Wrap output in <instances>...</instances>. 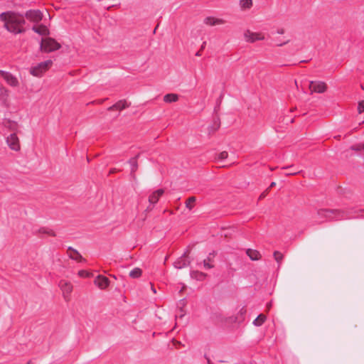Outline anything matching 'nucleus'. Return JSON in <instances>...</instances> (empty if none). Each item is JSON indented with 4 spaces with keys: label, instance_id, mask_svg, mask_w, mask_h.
Here are the masks:
<instances>
[{
    "label": "nucleus",
    "instance_id": "14",
    "mask_svg": "<svg viewBox=\"0 0 364 364\" xmlns=\"http://www.w3.org/2000/svg\"><path fill=\"white\" fill-rule=\"evenodd\" d=\"M164 193V191L163 189H158L157 191L152 193L149 197V203L152 204L156 203Z\"/></svg>",
    "mask_w": 364,
    "mask_h": 364
},
{
    "label": "nucleus",
    "instance_id": "49",
    "mask_svg": "<svg viewBox=\"0 0 364 364\" xmlns=\"http://www.w3.org/2000/svg\"><path fill=\"white\" fill-rule=\"evenodd\" d=\"M208 364H212L210 360H208Z\"/></svg>",
    "mask_w": 364,
    "mask_h": 364
},
{
    "label": "nucleus",
    "instance_id": "23",
    "mask_svg": "<svg viewBox=\"0 0 364 364\" xmlns=\"http://www.w3.org/2000/svg\"><path fill=\"white\" fill-rule=\"evenodd\" d=\"M142 270L140 268L136 267L129 272V277L132 278H139L141 276Z\"/></svg>",
    "mask_w": 364,
    "mask_h": 364
},
{
    "label": "nucleus",
    "instance_id": "12",
    "mask_svg": "<svg viewBox=\"0 0 364 364\" xmlns=\"http://www.w3.org/2000/svg\"><path fill=\"white\" fill-rule=\"evenodd\" d=\"M4 75V80L9 86L13 87H18L19 86V81L16 76L10 73Z\"/></svg>",
    "mask_w": 364,
    "mask_h": 364
},
{
    "label": "nucleus",
    "instance_id": "32",
    "mask_svg": "<svg viewBox=\"0 0 364 364\" xmlns=\"http://www.w3.org/2000/svg\"><path fill=\"white\" fill-rule=\"evenodd\" d=\"M203 265L207 269H210L213 267V265H211L207 260L203 261Z\"/></svg>",
    "mask_w": 364,
    "mask_h": 364
},
{
    "label": "nucleus",
    "instance_id": "26",
    "mask_svg": "<svg viewBox=\"0 0 364 364\" xmlns=\"http://www.w3.org/2000/svg\"><path fill=\"white\" fill-rule=\"evenodd\" d=\"M205 274L199 272H194L192 273V277L199 280H202L205 277Z\"/></svg>",
    "mask_w": 364,
    "mask_h": 364
},
{
    "label": "nucleus",
    "instance_id": "13",
    "mask_svg": "<svg viewBox=\"0 0 364 364\" xmlns=\"http://www.w3.org/2000/svg\"><path fill=\"white\" fill-rule=\"evenodd\" d=\"M67 254L70 259L77 262H83L85 260L78 251L72 247L68 249Z\"/></svg>",
    "mask_w": 364,
    "mask_h": 364
},
{
    "label": "nucleus",
    "instance_id": "9",
    "mask_svg": "<svg viewBox=\"0 0 364 364\" xmlns=\"http://www.w3.org/2000/svg\"><path fill=\"white\" fill-rule=\"evenodd\" d=\"M26 17L31 21L39 22L41 21L43 15L38 10H30L26 13Z\"/></svg>",
    "mask_w": 364,
    "mask_h": 364
},
{
    "label": "nucleus",
    "instance_id": "37",
    "mask_svg": "<svg viewBox=\"0 0 364 364\" xmlns=\"http://www.w3.org/2000/svg\"><path fill=\"white\" fill-rule=\"evenodd\" d=\"M289 41L288 40V41H285V42H284V43H283V42H281V43L278 44V45H277V46H279V47L283 46L286 45L287 43H289Z\"/></svg>",
    "mask_w": 364,
    "mask_h": 364
},
{
    "label": "nucleus",
    "instance_id": "48",
    "mask_svg": "<svg viewBox=\"0 0 364 364\" xmlns=\"http://www.w3.org/2000/svg\"><path fill=\"white\" fill-rule=\"evenodd\" d=\"M296 173H289L288 175H295Z\"/></svg>",
    "mask_w": 364,
    "mask_h": 364
},
{
    "label": "nucleus",
    "instance_id": "16",
    "mask_svg": "<svg viewBox=\"0 0 364 364\" xmlns=\"http://www.w3.org/2000/svg\"><path fill=\"white\" fill-rule=\"evenodd\" d=\"M33 30L40 34V35H42V36H47L49 34V31L48 29V28L44 26V25H42V24H40V25H36L33 27Z\"/></svg>",
    "mask_w": 364,
    "mask_h": 364
},
{
    "label": "nucleus",
    "instance_id": "3",
    "mask_svg": "<svg viewBox=\"0 0 364 364\" xmlns=\"http://www.w3.org/2000/svg\"><path fill=\"white\" fill-rule=\"evenodd\" d=\"M60 44L52 38H43L41 43V50L48 53L60 49Z\"/></svg>",
    "mask_w": 364,
    "mask_h": 364
},
{
    "label": "nucleus",
    "instance_id": "28",
    "mask_svg": "<svg viewBox=\"0 0 364 364\" xmlns=\"http://www.w3.org/2000/svg\"><path fill=\"white\" fill-rule=\"evenodd\" d=\"M358 112L359 114H361L364 112V100H360L358 103Z\"/></svg>",
    "mask_w": 364,
    "mask_h": 364
},
{
    "label": "nucleus",
    "instance_id": "36",
    "mask_svg": "<svg viewBox=\"0 0 364 364\" xmlns=\"http://www.w3.org/2000/svg\"><path fill=\"white\" fill-rule=\"evenodd\" d=\"M272 306V301L269 302L267 304V310L269 311L271 309Z\"/></svg>",
    "mask_w": 364,
    "mask_h": 364
},
{
    "label": "nucleus",
    "instance_id": "38",
    "mask_svg": "<svg viewBox=\"0 0 364 364\" xmlns=\"http://www.w3.org/2000/svg\"><path fill=\"white\" fill-rule=\"evenodd\" d=\"M44 232H47L48 235H51V236H55V234L53 231L50 230L49 232H46L44 231Z\"/></svg>",
    "mask_w": 364,
    "mask_h": 364
},
{
    "label": "nucleus",
    "instance_id": "24",
    "mask_svg": "<svg viewBox=\"0 0 364 364\" xmlns=\"http://www.w3.org/2000/svg\"><path fill=\"white\" fill-rule=\"evenodd\" d=\"M273 256H274V258L276 260V262L278 263L279 266H280V264L284 259L283 254L279 251H274Z\"/></svg>",
    "mask_w": 364,
    "mask_h": 364
},
{
    "label": "nucleus",
    "instance_id": "8",
    "mask_svg": "<svg viewBox=\"0 0 364 364\" xmlns=\"http://www.w3.org/2000/svg\"><path fill=\"white\" fill-rule=\"evenodd\" d=\"M10 91L0 83V102L5 107L9 106Z\"/></svg>",
    "mask_w": 364,
    "mask_h": 364
},
{
    "label": "nucleus",
    "instance_id": "22",
    "mask_svg": "<svg viewBox=\"0 0 364 364\" xmlns=\"http://www.w3.org/2000/svg\"><path fill=\"white\" fill-rule=\"evenodd\" d=\"M196 201V198L195 196L189 197L186 201V207L188 210H192L195 206V203Z\"/></svg>",
    "mask_w": 364,
    "mask_h": 364
},
{
    "label": "nucleus",
    "instance_id": "31",
    "mask_svg": "<svg viewBox=\"0 0 364 364\" xmlns=\"http://www.w3.org/2000/svg\"><path fill=\"white\" fill-rule=\"evenodd\" d=\"M269 191V188H267L263 193H261V195L259 197V199L262 200L264 198H265L267 196V195L268 194Z\"/></svg>",
    "mask_w": 364,
    "mask_h": 364
},
{
    "label": "nucleus",
    "instance_id": "27",
    "mask_svg": "<svg viewBox=\"0 0 364 364\" xmlns=\"http://www.w3.org/2000/svg\"><path fill=\"white\" fill-rule=\"evenodd\" d=\"M129 163L132 165V172L134 173L138 168V163L136 161V159L135 158L129 160Z\"/></svg>",
    "mask_w": 364,
    "mask_h": 364
},
{
    "label": "nucleus",
    "instance_id": "47",
    "mask_svg": "<svg viewBox=\"0 0 364 364\" xmlns=\"http://www.w3.org/2000/svg\"><path fill=\"white\" fill-rule=\"evenodd\" d=\"M284 33V30H281L279 31V33Z\"/></svg>",
    "mask_w": 364,
    "mask_h": 364
},
{
    "label": "nucleus",
    "instance_id": "20",
    "mask_svg": "<svg viewBox=\"0 0 364 364\" xmlns=\"http://www.w3.org/2000/svg\"><path fill=\"white\" fill-rule=\"evenodd\" d=\"M266 319V316L261 314L254 320L253 324L256 326H260L265 322Z\"/></svg>",
    "mask_w": 364,
    "mask_h": 364
},
{
    "label": "nucleus",
    "instance_id": "15",
    "mask_svg": "<svg viewBox=\"0 0 364 364\" xmlns=\"http://www.w3.org/2000/svg\"><path fill=\"white\" fill-rule=\"evenodd\" d=\"M253 6L252 0H239V6L241 11L250 10Z\"/></svg>",
    "mask_w": 364,
    "mask_h": 364
},
{
    "label": "nucleus",
    "instance_id": "6",
    "mask_svg": "<svg viewBox=\"0 0 364 364\" xmlns=\"http://www.w3.org/2000/svg\"><path fill=\"white\" fill-rule=\"evenodd\" d=\"M309 88L311 93H323L327 90V85L326 82L322 81H311L309 83Z\"/></svg>",
    "mask_w": 364,
    "mask_h": 364
},
{
    "label": "nucleus",
    "instance_id": "17",
    "mask_svg": "<svg viewBox=\"0 0 364 364\" xmlns=\"http://www.w3.org/2000/svg\"><path fill=\"white\" fill-rule=\"evenodd\" d=\"M246 254L250 257V259L253 261L259 260L262 257L259 251L252 249H247L246 250Z\"/></svg>",
    "mask_w": 364,
    "mask_h": 364
},
{
    "label": "nucleus",
    "instance_id": "40",
    "mask_svg": "<svg viewBox=\"0 0 364 364\" xmlns=\"http://www.w3.org/2000/svg\"><path fill=\"white\" fill-rule=\"evenodd\" d=\"M151 291L155 294L156 293V291L153 285H151Z\"/></svg>",
    "mask_w": 364,
    "mask_h": 364
},
{
    "label": "nucleus",
    "instance_id": "43",
    "mask_svg": "<svg viewBox=\"0 0 364 364\" xmlns=\"http://www.w3.org/2000/svg\"><path fill=\"white\" fill-rule=\"evenodd\" d=\"M196 55H197V56H200V50H199V51L196 53Z\"/></svg>",
    "mask_w": 364,
    "mask_h": 364
},
{
    "label": "nucleus",
    "instance_id": "2",
    "mask_svg": "<svg viewBox=\"0 0 364 364\" xmlns=\"http://www.w3.org/2000/svg\"><path fill=\"white\" fill-rule=\"evenodd\" d=\"M53 65V61L51 60H47L44 62H41L34 66H32L29 73L31 75L36 77H41Z\"/></svg>",
    "mask_w": 364,
    "mask_h": 364
},
{
    "label": "nucleus",
    "instance_id": "5",
    "mask_svg": "<svg viewBox=\"0 0 364 364\" xmlns=\"http://www.w3.org/2000/svg\"><path fill=\"white\" fill-rule=\"evenodd\" d=\"M59 287L62 291L63 297L65 301H69L70 300V295L73 290V284L68 281L61 280L59 283Z\"/></svg>",
    "mask_w": 364,
    "mask_h": 364
},
{
    "label": "nucleus",
    "instance_id": "46",
    "mask_svg": "<svg viewBox=\"0 0 364 364\" xmlns=\"http://www.w3.org/2000/svg\"><path fill=\"white\" fill-rule=\"evenodd\" d=\"M362 149H363V151H364V143L362 144Z\"/></svg>",
    "mask_w": 364,
    "mask_h": 364
},
{
    "label": "nucleus",
    "instance_id": "33",
    "mask_svg": "<svg viewBox=\"0 0 364 364\" xmlns=\"http://www.w3.org/2000/svg\"><path fill=\"white\" fill-rule=\"evenodd\" d=\"M246 313V308L245 307H242L240 309V310L239 311L238 314L242 316L243 317V316Z\"/></svg>",
    "mask_w": 364,
    "mask_h": 364
},
{
    "label": "nucleus",
    "instance_id": "45",
    "mask_svg": "<svg viewBox=\"0 0 364 364\" xmlns=\"http://www.w3.org/2000/svg\"><path fill=\"white\" fill-rule=\"evenodd\" d=\"M360 87L363 90H364V85H360Z\"/></svg>",
    "mask_w": 364,
    "mask_h": 364
},
{
    "label": "nucleus",
    "instance_id": "25",
    "mask_svg": "<svg viewBox=\"0 0 364 364\" xmlns=\"http://www.w3.org/2000/svg\"><path fill=\"white\" fill-rule=\"evenodd\" d=\"M6 126L11 130H16L18 129V123L15 121L8 120L6 123Z\"/></svg>",
    "mask_w": 364,
    "mask_h": 364
},
{
    "label": "nucleus",
    "instance_id": "21",
    "mask_svg": "<svg viewBox=\"0 0 364 364\" xmlns=\"http://www.w3.org/2000/svg\"><path fill=\"white\" fill-rule=\"evenodd\" d=\"M188 264H189V262H186V261L183 257H181L176 262H175L174 267L176 269H182V268L188 266Z\"/></svg>",
    "mask_w": 364,
    "mask_h": 364
},
{
    "label": "nucleus",
    "instance_id": "1",
    "mask_svg": "<svg viewBox=\"0 0 364 364\" xmlns=\"http://www.w3.org/2000/svg\"><path fill=\"white\" fill-rule=\"evenodd\" d=\"M0 20L4 22V28L9 32L14 33H21L24 31L23 24L25 21L23 17L18 14L8 11L0 14Z\"/></svg>",
    "mask_w": 364,
    "mask_h": 364
},
{
    "label": "nucleus",
    "instance_id": "34",
    "mask_svg": "<svg viewBox=\"0 0 364 364\" xmlns=\"http://www.w3.org/2000/svg\"><path fill=\"white\" fill-rule=\"evenodd\" d=\"M78 274L81 277H87L89 275V274L87 272H86L85 271H80Z\"/></svg>",
    "mask_w": 364,
    "mask_h": 364
},
{
    "label": "nucleus",
    "instance_id": "18",
    "mask_svg": "<svg viewBox=\"0 0 364 364\" xmlns=\"http://www.w3.org/2000/svg\"><path fill=\"white\" fill-rule=\"evenodd\" d=\"M178 100V95L174 93L166 94L164 97V101L168 103L175 102Z\"/></svg>",
    "mask_w": 364,
    "mask_h": 364
},
{
    "label": "nucleus",
    "instance_id": "35",
    "mask_svg": "<svg viewBox=\"0 0 364 364\" xmlns=\"http://www.w3.org/2000/svg\"><path fill=\"white\" fill-rule=\"evenodd\" d=\"M9 72H6V71H4V70H0V75L4 79V76L5 75L4 74H7Z\"/></svg>",
    "mask_w": 364,
    "mask_h": 364
},
{
    "label": "nucleus",
    "instance_id": "44",
    "mask_svg": "<svg viewBox=\"0 0 364 364\" xmlns=\"http://www.w3.org/2000/svg\"><path fill=\"white\" fill-rule=\"evenodd\" d=\"M188 252H185V253H184V255H183V257H187V256H188Z\"/></svg>",
    "mask_w": 364,
    "mask_h": 364
},
{
    "label": "nucleus",
    "instance_id": "4",
    "mask_svg": "<svg viewBox=\"0 0 364 364\" xmlns=\"http://www.w3.org/2000/svg\"><path fill=\"white\" fill-rule=\"evenodd\" d=\"M244 39L247 43H254L257 41H264L265 36L262 33L260 32H252L249 29H247L244 32Z\"/></svg>",
    "mask_w": 364,
    "mask_h": 364
},
{
    "label": "nucleus",
    "instance_id": "30",
    "mask_svg": "<svg viewBox=\"0 0 364 364\" xmlns=\"http://www.w3.org/2000/svg\"><path fill=\"white\" fill-rule=\"evenodd\" d=\"M228 156V154L227 151H222L221 153H220V154L218 156V159L223 160V159H227Z\"/></svg>",
    "mask_w": 364,
    "mask_h": 364
},
{
    "label": "nucleus",
    "instance_id": "29",
    "mask_svg": "<svg viewBox=\"0 0 364 364\" xmlns=\"http://www.w3.org/2000/svg\"><path fill=\"white\" fill-rule=\"evenodd\" d=\"M350 149L352 150L357 151H363V149H362V144H355V145L352 146L350 147Z\"/></svg>",
    "mask_w": 364,
    "mask_h": 364
},
{
    "label": "nucleus",
    "instance_id": "41",
    "mask_svg": "<svg viewBox=\"0 0 364 364\" xmlns=\"http://www.w3.org/2000/svg\"><path fill=\"white\" fill-rule=\"evenodd\" d=\"M205 44H206V43H205V42H203V44H202V46H201V48H200V50L204 49V48H205Z\"/></svg>",
    "mask_w": 364,
    "mask_h": 364
},
{
    "label": "nucleus",
    "instance_id": "10",
    "mask_svg": "<svg viewBox=\"0 0 364 364\" xmlns=\"http://www.w3.org/2000/svg\"><path fill=\"white\" fill-rule=\"evenodd\" d=\"M204 23L209 26H221L226 23V21L223 18L209 16L204 19Z\"/></svg>",
    "mask_w": 364,
    "mask_h": 364
},
{
    "label": "nucleus",
    "instance_id": "19",
    "mask_svg": "<svg viewBox=\"0 0 364 364\" xmlns=\"http://www.w3.org/2000/svg\"><path fill=\"white\" fill-rule=\"evenodd\" d=\"M129 105H128V104H127V102L126 101H119L118 102H117L113 106L109 107L108 109L109 110H112L114 109H119V110H122V109H125L126 107H127Z\"/></svg>",
    "mask_w": 364,
    "mask_h": 364
},
{
    "label": "nucleus",
    "instance_id": "11",
    "mask_svg": "<svg viewBox=\"0 0 364 364\" xmlns=\"http://www.w3.org/2000/svg\"><path fill=\"white\" fill-rule=\"evenodd\" d=\"M109 280L107 277L98 275L94 281L95 284L100 289H105L109 285Z\"/></svg>",
    "mask_w": 364,
    "mask_h": 364
},
{
    "label": "nucleus",
    "instance_id": "7",
    "mask_svg": "<svg viewBox=\"0 0 364 364\" xmlns=\"http://www.w3.org/2000/svg\"><path fill=\"white\" fill-rule=\"evenodd\" d=\"M6 142L9 148L15 151H18L21 149V144L18 137L16 134H10L6 139Z\"/></svg>",
    "mask_w": 364,
    "mask_h": 364
},
{
    "label": "nucleus",
    "instance_id": "42",
    "mask_svg": "<svg viewBox=\"0 0 364 364\" xmlns=\"http://www.w3.org/2000/svg\"><path fill=\"white\" fill-rule=\"evenodd\" d=\"M115 172H116V169L115 168H112V169L110 170L109 173H114Z\"/></svg>",
    "mask_w": 364,
    "mask_h": 364
},
{
    "label": "nucleus",
    "instance_id": "39",
    "mask_svg": "<svg viewBox=\"0 0 364 364\" xmlns=\"http://www.w3.org/2000/svg\"><path fill=\"white\" fill-rule=\"evenodd\" d=\"M276 186V183L275 182H272L269 187L268 188H272V187L275 186Z\"/></svg>",
    "mask_w": 364,
    "mask_h": 364
}]
</instances>
